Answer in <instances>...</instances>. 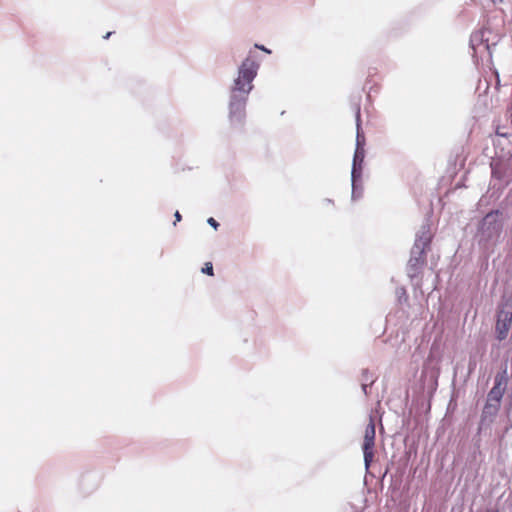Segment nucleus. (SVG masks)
Segmentation results:
<instances>
[{"mask_svg": "<svg viewBox=\"0 0 512 512\" xmlns=\"http://www.w3.org/2000/svg\"><path fill=\"white\" fill-rule=\"evenodd\" d=\"M493 3L502 2V0H492Z\"/></svg>", "mask_w": 512, "mask_h": 512, "instance_id": "nucleus-21", "label": "nucleus"}, {"mask_svg": "<svg viewBox=\"0 0 512 512\" xmlns=\"http://www.w3.org/2000/svg\"><path fill=\"white\" fill-rule=\"evenodd\" d=\"M174 216H175V222H174V225H175V224H176V222L181 221L182 216H181V214L179 213V211H176V212H175V214H174Z\"/></svg>", "mask_w": 512, "mask_h": 512, "instance_id": "nucleus-15", "label": "nucleus"}, {"mask_svg": "<svg viewBox=\"0 0 512 512\" xmlns=\"http://www.w3.org/2000/svg\"><path fill=\"white\" fill-rule=\"evenodd\" d=\"M432 378H433V385L435 387L437 385V377L432 376Z\"/></svg>", "mask_w": 512, "mask_h": 512, "instance_id": "nucleus-19", "label": "nucleus"}, {"mask_svg": "<svg viewBox=\"0 0 512 512\" xmlns=\"http://www.w3.org/2000/svg\"><path fill=\"white\" fill-rule=\"evenodd\" d=\"M397 293L399 294V297H401V295H406V291L404 288H400L397 290Z\"/></svg>", "mask_w": 512, "mask_h": 512, "instance_id": "nucleus-18", "label": "nucleus"}, {"mask_svg": "<svg viewBox=\"0 0 512 512\" xmlns=\"http://www.w3.org/2000/svg\"><path fill=\"white\" fill-rule=\"evenodd\" d=\"M255 47L266 52V53H271V51L269 49H267L266 47H264L263 45L256 44Z\"/></svg>", "mask_w": 512, "mask_h": 512, "instance_id": "nucleus-16", "label": "nucleus"}, {"mask_svg": "<svg viewBox=\"0 0 512 512\" xmlns=\"http://www.w3.org/2000/svg\"><path fill=\"white\" fill-rule=\"evenodd\" d=\"M207 223L214 229H217L219 226V223L213 217L208 218Z\"/></svg>", "mask_w": 512, "mask_h": 512, "instance_id": "nucleus-14", "label": "nucleus"}, {"mask_svg": "<svg viewBox=\"0 0 512 512\" xmlns=\"http://www.w3.org/2000/svg\"><path fill=\"white\" fill-rule=\"evenodd\" d=\"M503 223L498 210L489 212L481 221L478 230V242L485 249L489 250L498 242L502 232Z\"/></svg>", "mask_w": 512, "mask_h": 512, "instance_id": "nucleus-3", "label": "nucleus"}, {"mask_svg": "<svg viewBox=\"0 0 512 512\" xmlns=\"http://www.w3.org/2000/svg\"><path fill=\"white\" fill-rule=\"evenodd\" d=\"M374 382L372 375L369 374L367 370L363 371V383H368L369 385H372Z\"/></svg>", "mask_w": 512, "mask_h": 512, "instance_id": "nucleus-12", "label": "nucleus"}, {"mask_svg": "<svg viewBox=\"0 0 512 512\" xmlns=\"http://www.w3.org/2000/svg\"><path fill=\"white\" fill-rule=\"evenodd\" d=\"M355 113H356V126H357V134H356V148L359 150H365V136L363 132H361V125H360V105H355Z\"/></svg>", "mask_w": 512, "mask_h": 512, "instance_id": "nucleus-10", "label": "nucleus"}, {"mask_svg": "<svg viewBox=\"0 0 512 512\" xmlns=\"http://www.w3.org/2000/svg\"><path fill=\"white\" fill-rule=\"evenodd\" d=\"M489 33L488 30H480L474 32L470 37V47L473 50L474 56L484 57L486 53L488 56L490 53V45L488 43V38H486V34Z\"/></svg>", "mask_w": 512, "mask_h": 512, "instance_id": "nucleus-7", "label": "nucleus"}, {"mask_svg": "<svg viewBox=\"0 0 512 512\" xmlns=\"http://www.w3.org/2000/svg\"><path fill=\"white\" fill-rule=\"evenodd\" d=\"M202 272L207 275H213L212 263H210V262L205 263L204 267L202 268Z\"/></svg>", "mask_w": 512, "mask_h": 512, "instance_id": "nucleus-13", "label": "nucleus"}, {"mask_svg": "<svg viewBox=\"0 0 512 512\" xmlns=\"http://www.w3.org/2000/svg\"><path fill=\"white\" fill-rule=\"evenodd\" d=\"M499 407L492 405L491 403H485L478 425V434L486 433L491 429V425L496 419L499 412Z\"/></svg>", "mask_w": 512, "mask_h": 512, "instance_id": "nucleus-8", "label": "nucleus"}, {"mask_svg": "<svg viewBox=\"0 0 512 512\" xmlns=\"http://www.w3.org/2000/svg\"><path fill=\"white\" fill-rule=\"evenodd\" d=\"M432 238L431 223L427 218L416 233L410 259L407 263V275L411 281L421 274L426 264V252L430 249Z\"/></svg>", "mask_w": 512, "mask_h": 512, "instance_id": "nucleus-2", "label": "nucleus"}, {"mask_svg": "<svg viewBox=\"0 0 512 512\" xmlns=\"http://www.w3.org/2000/svg\"><path fill=\"white\" fill-rule=\"evenodd\" d=\"M352 182V200H357L361 198L363 193V186H362V177L357 179V185L355 184V190H354V182L351 179Z\"/></svg>", "mask_w": 512, "mask_h": 512, "instance_id": "nucleus-11", "label": "nucleus"}, {"mask_svg": "<svg viewBox=\"0 0 512 512\" xmlns=\"http://www.w3.org/2000/svg\"><path fill=\"white\" fill-rule=\"evenodd\" d=\"M368 386H370L368 383H362V385H361L362 390H363V392H364V394H365V395H367V394H368V391H367Z\"/></svg>", "mask_w": 512, "mask_h": 512, "instance_id": "nucleus-17", "label": "nucleus"}, {"mask_svg": "<svg viewBox=\"0 0 512 512\" xmlns=\"http://www.w3.org/2000/svg\"><path fill=\"white\" fill-rule=\"evenodd\" d=\"M259 63L252 57H246L238 68L229 91V121L233 126H240L246 117V104L249 94L253 90V81L257 76Z\"/></svg>", "mask_w": 512, "mask_h": 512, "instance_id": "nucleus-1", "label": "nucleus"}, {"mask_svg": "<svg viewBox=\"0 0 512 512\" xmlns=\"http://www.w3.org/2000/svg\"><path fill=\"white\" fill-rule=\"evenodd\" d=\"M512 324V304H502L497 312L495 326L496 338L503 341L507 338Z\"/></svg>", "mask_w": 512, "mask_h": 512, "instance_id": "nucleus-4", "label": "nucleus"}, {"mask_svg": "<svg viewBox=\"0 0 512 512\" xmlns=\"http://www.w3.org/2000/svg\"><path fill=\"white\" fill-rule=\"evenodd\" d=\"M375 422L372 416H370L369 423L366 426L364 441L362 445L363 455H364V464L366 470L369 469L373 457H374V446H375Z\"/></svg>", "mask_w": 512, "mask_h": 512, "instance_id": "nucleus-5", "label": "nucleus"}, {"mask_svg": "<svg viewBox=\"0 0 512 512\" xmlns=\"http://www.w3.org/2000/svg\"><path fill=\"white\" fill-rule=\"evenodd\" d=\"M505 373L506 372L504 371L503 373H498L495 376L494 386L487 395L486 403H491L492 405L500 408V403L507 385V378Z\"/></svg>", "mask_w": 512, "mask_h": 512, "instance_id": "nucleus-6", "label": "nucleus"}, {"mask_svg": "<svg viewBox=\"0 0 512 512\" xmlns=\"http://www.w3.org/2000/svg\"><path fill=\"white\" fill-rule=\"evenodd\" d=\"M493 512H498L497 510L493 511Z\"/></svg>", "mask_w": 512, "mask_h": 512, "instance_id": "nucleus-22", "label": "nucleus"}, {"mask_svg": "<svg viewBox=\"0 0 512 512\" xmlns=\"http://www.w3.org/2000/svg\"><path fill=\"white\" fill-rule=\"evenodd\" d=\"M364 158L365 150L355 149L351 170V178L354 184H357V179L362 177Z\"/></svg>", "mask_w": 512, "mask_h": 512, "instance_id": "nucleus-9", "label": "nucleus"}, {"mask_svg": "<svg viewBox=\"0 0 512 512\" xmlns=\"http://www.w3.org/2000/svg\"><path fill=\"white\" fill-rule=\"evenodd\" d=\"M110 35H111V32H108V33L104 36V38H105V39H108V38L110 37Z\"/></svg>", "mask_w": 512, "mask_h": 512, "instance_id": "nucleus-20", "label": "nucleus"}]
</instances>
